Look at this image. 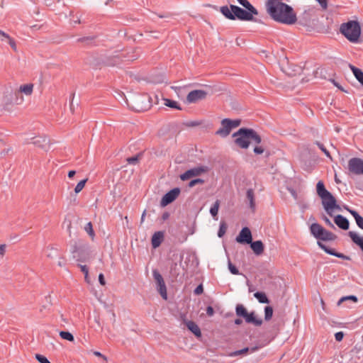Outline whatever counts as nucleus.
Masks as SVG:
<instances>
[{"label":"nucleus","instance_id":"dca6fc26","mask_svg":"<svg viewBox=\"0 0 363 363\" xmlns=\"http://www.w3.org/2000/svg\"><path fill=\"white\" fill-rule=\"evenodd\" d=\"M32 143L44 150H48L50 147V140L45 135H38L33 138Z\"/></svg>","mask_w":363,"mask_h":363},{"label":"nucleus","instance_id":"f3484780","mask_svg":"<svg viewBox=\"0 0 363 363\" xmlns=\"http://www.w3.org/2000/svg\"><path fill=\"white\" fill-rule=\"evenodd\" d=\"M317 243H318V245L319 246V247L321 248L322 250H323L328 255H333L336 257L341 258L345 260L350 259V257L349 256H347L342 253L336 252L335 249H333V248H330V247L326 246L325 244H323L320 241H318Z\"/></svg>","mask_w":363,"mask_h":363},{"label":"nucleus","instance_id":"bf43d9fd","mask_svg":"<svg viewBox=\"0 0 363 363\" xmlns=\"http://www.w3.org/2000/svg\"><path fill=\"white\" fill-rule=\"evenodd\" d=\"M94 354L96 357L103 358L106 361L107 360L106 357L105 355L102 354L100 352L95 351V352H94Z\"/></svg>","mask_w":363,"mask_h":363},{"label":"nucleus","instance_id":"b1692460","mask_svg":"<svg viewBox=\"0 0 363 363\" xmlns=\"http://www.w3.org/2000/svg\"><path fill=\"white\" fill-rule=\"evenodd\" d=\"M345 209H346L354 217L357 226L363 230V217L361 216L359 213L354 210L350 209L348 206H345Z\"/></svg>","mask_w":363,"mask_h":363},{"label":"nucleus","instance_id":"9d476101","mask_svg":"<svg viewBox=\"0 0 363 363\" xmlns=\"http://www.w3.org/2000/svg\"><path fill=\"white\" fill-rule=\"evenodd\" d=\"M240 125V120H231L225 118L220 122V128L216 132L217 135L222 138L227 137L231 132L232 129L238 127Z\"/></svg>","mask_w":363,"mask_h":363},{"label":"nucleus","instance_id":"0e129e2a","mask_svg":"<svg viewBox=\"0 0 363 363\" xmlns=\"http://www.w3.org/2000/svg\"><path fill=\"white\" fill-rule=\"evenodd\" d=\"M296 69H295V73L294 74V75L296 74H300L302 72V68L299 66H296Z\"/></svg>","mask_w":363,"mask_h":363},{"label":"nucleus","instance_id":"39448f33","mask_svg":"<svg viewBox=\"0 0 363 363\" xmlns=\"http://www.w3.org/2000/svg\"><path fill=\"white\" fill-rule=\"evenodd\" d=\"M340 32L352 43L361 42V27L359 22L349 21L341 24Z\"/></svg>","mask_w":363,"mask_h":363},{"label":"nucleus","instance_id":"09e8293b","mask_svg":"<svg viewBox=\"0 0 363 363\" xmlns=\"http://www.w3.org/2000/svg\"><path fill=\"white\" fill-rule=\"evenodd\" d=\"M344 335H345V334L343 332H342V331L337 332L335 334V338L336 341L341 342L344 337Z\"/></svg>","mask_w":363,"mask_h":363},{"label":"nucleus","instance_id":"c03bdc74","mask_svg":"<svg viewBox=\"0 0 363 363\" xmlns=\"http://www.w3.org/2000/svg\"><path fill=\"white\" fill-rule=\"evenodd\" d=\"M317 145H318V147H320V149L325 153V156L327 157H330L331 158L332 157V155H331V152L328 150H327L324 146L323 145L320 144V143H317Z\"/></svg>","mask_w":363,"mask_h":363},{"label":"nucleus","instance_id":"603ef678","mask_svg":"<svg viewBox=\"0 0 363 363\" xmlns=\"http://www.w3.org/2000/svg\"><path fill=\"white\" fill-rule=\"evenodd\" d=\"M214 309L212 306H207L206 308V314L209 316V317H211L214 315Z\"/></svg>","mask_w":363,"mask_h":363},{"label":"nucleus","instance_id":"5fc2aeb1","mask_svg":"<svg viewBox=\"0 0 363 363\" xmlns=\"http://www.w3.org/2000/svg\"><path fill=\"white\" fill-rule=\"evenodd\" d=\"M99 281L100 284L102 286H104L106 284L104 275L102 273H100L99 275Z\"/></svg>","mask_w":363,"mask_h":363},{"label":"nucleus","instance_id":"58836bf2","mask_svg":"<svg viewBox=\"0 0 363 363\" xmlns=\"http://www.w3.org/2000/svg\"><path fill=\"white\" fill-rule=\"evenodd\" d=\"M87 182V179H83V180H81L77 184V186H75L74 188V192L76 194H78L79 193L84 187L86 183Z\"/></svg>","mask_w":363,"mask_h":363},{"label":"nucleus","instance_id":"c756f323","mask_svg":"<svg viewBox=\"0 0 363 363\" xmlns=\"http://www.w3.org/2000/svg\"><path fill=\"white\" fill-rule=\"evenodd\" d=\"M254 296L258 300V301L261 303H269L270 302L269 299L267 296L266 294L263 291H257L254 294Z\"/></svg>","mask_w":363,"mask_h":363},{"label":"nucleus","instance_id":"f03ea898","mask_svg":"<svg viewBox=\"0 0 363 363\" xmlns=\"http://www.w3.org/2000/svg\"><path fill=\"white\" fill-rule=\"evenodd\" d=\"M266 10L269 16L277 22L291 25L297 21L292 7L282 0H267Z\"/></svg>","mask_w":363,"mask_h":363},{"label":"nucleus","instance_id":"774afa93","mask_svg":"<svg viewBox=\"0 0 363 363\" xmlns=\"http://www.w3.org/2000/svg\"><path fill=\"white\" fill-rule=\"evenodd\" d=\"M234 322H235V325H240V324L242 323V320L240 319V318H237V319L235 320Z\"/></svg>","mask_w":363,"mask_h":363},{"label":"nucleus","instance_id":"4d7b16f0","mask_svg":"<svg viewBox=\"0 0 363 363\" xmlns=\"http://www.w3.org/2000/svg\"><path fill=\"white\" fill-rule=\"evenodd\" d=\"M323 9H327V1L326 0H316Z\"/></svg>","mask_w":363,"mask_h":363},{"label":"nucleus","instance_id":"a878e982","mask_svg":"<svg viewBox=\"0 0 363 363\" xmlns=\"http://www.w3.org/2000/svg\"><path fill=\"white\" fill-rule=\"evenodd\" d=\"M186 325L187 327V328L197 337H200L201 336V330L199 328V327L198 326V325L192 321V320H189L187 322H186Z\"/></svg>","mask_w":363,"mask_h":363},{"label":"nucleus","instance_id":"0eeeda50","mask_svg":"<svg viewBox=\"0 0 363 363\" xmlns=\"http://www.w3.org/2000/svg\"><path fill=\"white\" fill-rule=\"evenodd\" d=\"M230 9L234 13L235 19L238 18L240 21H254V16L258 15V11L251 4V7L245 8L244 10L240 7L235 5H230Z\"/></svg>","mask_w":363,"mask_h":363},{"label":"nucleus","instance_id":"1a4fd4ad","mask_svg":"<svg viewBox=\"0 0 363 363\" xmlns=\"http://www.w3.org/2000/svg\"><path fill=\"white\" fill-rule=\"evenodd\" d=\"M34 91V84L33 83H26L21 84L15 91L16 105L22 104L25 99L24 96H30Z\"/></svg>","mask_w":363,"mask_h":363},{"label":"nucleus","instance_id":"c9c22d12","mask_svg":"<svg viewBox=\"0 0 363 363\" xmlns=\"http://www.w3.org/2000/svg\"><path fill=\"white\" fill-rule=\"evenodd\" d=\"M84 230L88 233V235L90 236V238L94 240L95 237V233L93 229V225L91 222H89L85 226H84Z\"/></svg>","mask_w":363,"mask_h":363},{"label":"nucleus","instance_id":"7ed1b4c3","mask_svg":"<svg viewBox=\"0 0 363 363\" xmlns=\"http://www.w3.org/2000/svg\"><path fill=\"white\" fill-rule=\"evenodd\" d=\"M316 192L322 200V205L330 216H333V211L335 209L340 210V206L337 203L336 199L325 189L323 181H319L316 184Z\"/></svg>","mask_w":363,"mask_h":363},{"label":"nucleus","instance_id":"4be33fe9","mask_svg":"<svg viewBox=\"0 0 363 363\" xmlns=\"http://www.w3.org/2000/svg\"><path fill=\"white\" fill-rule=\"evenodd\" d=\"M250 247L256 255H260L264 252V245L261 240L251 241Z\"/></svg>","mask_w":363,"mask_h":363},{"label":"nucleus","instance_id":"aec40b11","mask_svg":"<svg viewBox=\"0 0 363 363\" xmlns=\"http://www.w3.org/2000/svg\"><path fill=\"white\" fill-rule=\"evenodd\" d=\"M334 222L342 230H347L350 228L349 220L342 215L335 216Z\"/></svg>","mask_w":363,"mask_h":363},{"label":"nucleus","instance_id":"a211bd4d","mask_svg":"<svg viewBox=\"0 0 363 363\" xmlns=\"http://www.w3.org/2000/svg\"><path fill=\"white\" fill-rule=\"evenodd\" d=\"M182 259H183V256L181 255L179 257V263L177 262L173 261V260L170 263V265H169V275L174 279H177V277L180 274V266H181V264H182Z\"/></svg>","mask_w":363,"mask_h":363},{"label":"nucleus","instance_id":"f257e3e1","mask_svg":"<svg viewBox=\"0 0 363 363\" xmlns=\"http://www.w3.org/2000/svg\"><path fill=\"white\" fill-rule=\"evenodd\" d=\"M235 144L242 149H247L250 144L254 145L253 152L256 156L268 157L270 150L260 135L253 129L242 128L233 134Z\"/></svg>","mask_w":363,"mask_h":363},{"label":"nucleus","instance_id":"473e14b6","mask_svg":"<svg viewBox=\"0 0 363 363\" xmlns=\"http://www.w3.org/2000/svg\"><path fill=\"white\" fill-rule=\"evenodd\" d=\"M163 100H164V104L166 106L170 107L172 108L177 109V110L182 109V108L180 107V106L178 104V103L177 101L169 99H164Z\"/></svg>","mask_w":363,"mask_h":363},{"label":"nucleus","instance_id":"c85d7f7f","mask_svg":"<svg viewBox=\"0 0 363 363\" xmlns=\"http://www.w3.org/2000/svg\"><path fill=\"white\" fill-rule=\"evenodd\" d=\"M350 68L352 71L356 79L363 85V72L352 65H350Z\"/></svg>","mask_w":363,"mask_h":363},{"label":"nucleus","instance_id":"20e7f679","mask_svg":"<svg viewBox=\"0 0 363 363\" xmlns=\"http://www.w3.org/2000/svg\"><path fill=\"white\" fill-rule=\"evenodd\" d=\"M70 252L73 258L78 262H85L91 258L89 244L83 240H72Z\"/></svg>","mask_w":363,"mask_h":363},{"label":"nucleus","instance_id":"ddd939ff","mask_svg":"<svg viewBox=\"0 0 363 363\" xmlns=\"http://www.w3.org/2000/svg\"><path fill=\"white\" fill-rule=\"evenodd\" d=\"M207 171L208 167H206L201 166L194 167L186 171L184 174H181L180 178L182 181H186L191 177L199 176L202 173L206 172Z\"/></svg>","mask_w":363,"mask_h":363},{"label":"nucleus","instance_id":"338daca9","mask_svg":"<svg viewBox=\"0 0 363 363\" xmlns=\"http://www.w3.org/2000/svg\"><path fill=\"white\" fill-rule=\"evenodd\" d=\"M0 35L4 37L6 39H9V38H11L8 34H6L5 32L0 30Z\"/></svg>","mask_w":363,"mask_h":363},{"label":"nucleus","instance_id":"e433bc0d","mask_svg":"<svg viewBox=\"0 0 363 363\" xmlns=\"http://www.w3.org/2000/svg\"><path fill=\"white\" fill-rule=\"evenodd\" d=\"M228 228V225L225 221H221L220 223L219 230L218 231V236L219 238H222L226 233Z\"/></svg>","mask_w":363,"mask_h":363},{"label":"nucleus","instance_id":"412c9836","mask_svg":"<svg viewBox=\"0 0 363 363\" xmlns=\"http://www.w3.org/2000/svg\"><path fill=\"white\" fill-rule=\"evenodd\" d=\"M164 234L162 231H157L153 234L151 238V245L152 248L156 249L160 246L164 240Z\"/></svg>","mask_w":363,"mask_h":363},{"label":"nucleus","instance_id":"2eb2a0df","mask_svg":"<svg viewBox=\"0 0 363 363\" xmlns=\"http://www.w3.org/2000/svg\"><path fill=\"white\" fill-rule=\"evenodd\" d=\"M207 93L203 90H194L189 92L186 96V102L189 104L196 103L206 99Z\"/></svg>","mask_w":363,"mask_h":363},{"label":"nucleus","instance_id":"bb28decb","mask_svg":"<svg viewBox=\"0 0 363 363\" xmlns=\"http://www.w3.org/2000/svg\"><path fill=\"white\" fill-rule=\"evenodd\" d=\"M220 11L225 18L230 20H235V15L230 7L229 8L227 6H221L220 8Z\"/></svg>","mask_w":363,"mask_h":363},{"label":"nucleus","instance_id":"72a5a7b5","mask_svg":"<svg viewBox=\"0 0 363 363\" xmlns=\"http://www.w3.org/2000/svg\"><path fill=\"white\" fill-rule=\"evenodd\" d=\"M273 308L270 306H267L264 307V320L266 321H269L272 319L273 316Z\"/></svg>","mask_w":363,"mask_h":363},{"label":"nucleus","instance_id":"864d4df0","mask_svg":"<svg viewBox=\"0 0 363 363\" xmlns=\"http://www.w3.org/2000/svg\"><path fill=\"white\" fill-rule=\"evenodd\" d=\"M344 298H345V301L350 300V301H352L353 302H355V303L357 302V301H358L357 297L356 296H354V295L344 296Z\"/></svg>","mask_w":363,"mask_h":363},{"label":"nucleus","instance_id":"052dcab7","mask_svg":"<svg viewBox=\"0 0 363 363\" xmlns=\"http://www.w3.org/2000/svg\"><path fill=\"white\" fill-rule=\"evenodd\" d=\"M6 245H0V255L4 256L6 252Z\"/></svg>","mask_w":363,"mask_h":363},{"label":"nucleus","instance_id":"79ce46f5","mask_svg":"<svg viewBox=\"0 0 363 363\" xmlns=\"http://www.w3.org/2000/svg\"><path fill=\"white\" fill-rule=\"evenodd\" d=\"M228 269L233 274L237 275L240 274L238 269L230 260H228Z\"/></svg>","mask_w":363,"mask_h":363},{"label":"nucleus","instance_id":"13d9d810","mask_svg":"<svg viewBox=\"0 0 363 363\" xmlns=\"http://www.w3.org/2000/svg\"><path fill=\"white\" fill-rule=\"evenodd\" d=\"M290 194H291V196L295 199H297L298 198V194H297V192L296 191V190H294V189L292 188H289L288 189Z\"/></svg>","mask_w":363,"mask_h":363},{"label":"nucleus","instance_id":"6ab92c4d","mask_svg":"<svg viewBox=\"0 0 363 363\" xmlns=\"http://www.w3.org/2000/svg\"><path fill=\"white\" fill-rule=\"evenodd\" d=\"M348 168L355 174H363V160H349Z\"/></svg>","mask_w":363,"mask_h":363},{"label":"nucleus","instance_id":"6e6d98bb","mask_svg":"<svg viewBox=\"0 0 363 363\" xmlns=\"http://www.w3.org/2000/svg\"><path fill=\"white\" fill-rule=\"evenodd\" d=\"M78 267L84 274L89 273V269L86 265L78 264Z\"/></svg>","mask_w":363,"mask_h":363},{"label":"nucleus","instance_id":"5701e85b","mask_svg":"<svg viewBox=\"0 0 363 363\" xmlns=\"http://www.w3.org/2000/svg\"><path fill=\"white\" fill-rule=\"evenodd\" d=\"M244 319L246 323L253 324L255 326H260L263 323L262 319L256 317L255 311L247 313Z\"/></svg>","mask_w":363,"mask_h":363},{"label":"nucleus","instance_id":"37998d69","mask_svg":"<svg viewBox=\"0 0 363 363\" xmlns=\"http://www.w3.org/2000/svg\"><path fill=\"white\" fill-rule=\"evenodd\" d=\"M35 359L40 362V363H51L48 358L42 354H35Z\"/></svg>","mask_w":363,"mask_h":363},{"label":"nucleus","instance_id":"a18cd8bd","mask_svg":"<svg viewBox=\"0 0 363 363\" xmlns=\"http://www.w3.org/2000/svg\"><path fill=\"white\" fill-rule=\"evenodd\" d=\"M203 293V286L202 284H200L196 286L194 291V294L196 296H199Z\"/></svg>","mask_w":363,"mask_h":363},{"label":"nucleus","instance_id":"f704fd0d","mask_svg":"<svg viewBox=\"0 0 363 363\" xmlns=\"http://www.w3.org/2000/svg\"><path fill=\"white\" fill-rule=\"evenodd\" d=\"M60 336L61 338L68 340V341H70V342H73L74 340L73 335L71 333H69V331H63V330L60 331Z\"/></svg>","mask_w":363,"mask_h":363},{"label":"nucleus","instance_id":"393cba45","mask_svg":"<svg viewBox=\"0 0 363 363\" xmlns=\"http://www.w3.org/2000/svg\"><path fill=\"white\" fill-rule=\"evenodd\" d=\"M348 235L352 241L357 245L363 252V237H360L357 233L353 231H350Z\"/></svg>","mask_w":363,"mask_h":363},{"label":"nucleus","instance_id":"680f3d73","mask_svg":"<svg viewBox=\"0 0 363 363\" xmlns=\"http://www.w3.org/2000/svg\"><path fill=\"white\" fill-rule=\"evenodd\" d=\"M169 216H170V214L169 212H167V211L164 212L162 215V220L163 221L167 220L169 218Z\"/></svg>","mask_w":363,"mask_h":363},{"label":"nucleus","instance_id":"4c0bfd02","mask_svg":"<svg viewBox=\"0 0 363 363\" xmlns=\"http://www.w3.org/2000/svg\"><path fill=\"white\" fill-rule=\"evenodd\" d=\"M250 351V347H244L241 350L234 351L230 354V357H236L242 354H246Z\"/></svg>","mask_w":363,"mask_h":363},{"label":"nucleus","instance_id":"e2e57ef3","mask_svg":"<svg viewBox=\"0 0 363 363\" xmlns=\"http://www.w3.org/2000/svg\"><path fill=\"white\" fill-rule=\"evenodd\" d=\"M261 347H262V346H255V347H250V351L249 352H254L257 351V350H259Z\"/></svg>","mask_w":363,"mask_h":363},{"label":"nucleus","instance_id":"f8f14e48","mask_svg":"<svg viewBox=\"0 0 363 363\" xmlns=\"http://www.w3.org/2000/svg\"><path fill=\"white\" fill-rule=\"evenodd\" d=\"M180 192L181 190L178 187L174 188L169 191L162 196L160 201L161 206L164 207L172 203L179 196Z\"/></svg>","mask_w":363,"mask_h":363},{"label":"nucleus","instance_id":"49530a36","mask_svg":"<svg viewBox=\"0 0 363 363\" xmlns=\"http://www.w3.org/2000/svg\"><path fill=\"white\" fill-rule=\"evenodd\" d=\"M322 219L325 221V224L333 228V229H335V225H333V223L330 221V220L325 215L323 214L322 216Z\"/></svg>","mask_w":363,"mask_h":363},{"label":"nucleus","instance_id":"cd10ccee","mask_svg":"<svg viewBox=\"0 0 363 363\" xmlns=\"http://www.w3.org/2000/svg\"><path fill=\"white\" fill-rule=\"evenodd\" d=\"M246 196L250 201V208L252 209V212H254L255 211V201L254 191L252 189H247Z\"/></svg>","mask_w":363,"mask_h":363},{"label":"nucleus","instance_id":"6e6552de","mask_svg":"<svg viewBox=\"0 0 363 363\" xmlns=\"http://www.w3.org/2000/svg\"><path fill=\"white\" fill-rule=\"evenodd\" d=\"M311 233L319 240L334 241L337 239V235L330 231L325 229L319 223H313L310 226Z\"/></svg>","mask_w":363,"mask_h":363},{"label":"nucleus","instance_id":"8fccbe9b","mask_svg":"<svg viewBox=\"0 0 363 363\" xmlns=\"http://www.w3.org/2000/svg\"><path fill=\"white\" fill-rule=\"evenodd\" d=\"M7 42L14 51L17 50L16 44L13 38H9V39L7 40Z\"/></svg>","mask_w":363,"mask_h":363},{"label":"nucleus","instance_id":"2f4dec72","mask_svg":"<svg viewBox=\"0 0 363 363\" xmlns=\"http://www.w3.org/2000/svg\"><path fill=\"white\" fill-rule=\"evenodd\" d=\"M220 205V200L217 199L210 208V213L214 218L218 216Z\"/></svg>","mask_w":363,"mask_h":363},{"label":"nucleus","instance_id":"3c124183","mask_svg":"<svg viewBox=\"0 0 363 363\" xmlns=\"http://www.w3.org/2000/svg\"><path fill=\"white\" fill-rule=\"evenodd\" d=\"M243 7H251V4L247 0H237Z\"/></svg>","mask_w":363,"mask_h":363},{"label":"nucleus","instance_id":"69168bd1","mask_svg":"<svg viewBox=\"0 0 363 363\" xmlns=\"http://www.w3.org/2000/svg\"><path fill=\"white\" fill-rule=\"evenodd\" d=\"M76 174V171L74 170H70L69 172H68V177L72 179V177H74V176Z\"/></svg>","mask_w":363,"mask_h":363},{"label":"nucleus","instance_id":"423d86ee","mask_svg":"<svg viewBox=\"0 0 363 363\" xmlns=\"http://www.w3.org/2000/svg\"><path fill=\"white\" fill-rule=\"evenodd\" d=\"M13 105H16V95L11 86H4L0 92V108L10 111Z\"/></svg>","mask_w":363,"mask_h":363},{"label":"nucleus","instance_id":"a19ab883","mask_svg":"<svg viewBox=\"0 0 363 363\" xmlns=\"http://www.w3.org/2000/svg\"><path fill=\"white\" fill-rule=\"evenodd\" d=\"M204 182H205V181L202 179H200V178L194 179L189 182L188 186L191 188V187L196 186V184H203Z\"/></svg>","mask_w":363,"mask_h":363},{"label":"nucleus","instance_id":"ea45409f","mask_svg":"<svg viewBox=\"0 0 363 363\" xmlns=\"http://www.w3.org/2000/svg\"><path fill=\"white\" fill-rule=\"evenodd\" d=\"M13 150L12 147H9L5 148L2 150L1 155V157H13Z\"/></svg>","mask_w":363,"mask_h":363},{"label":"nucleus","instance_id":"4468645a","mask_svg":"<svg viewBox=\"0 0 363 363\" xmlns=\"http://www.w3.org/2000/svg\"><path fill=\"white\" fill-rule=\"evenodd\" d=\"M252 240V233L247 227L242 228L239 235L235 238L236 242L240 244H249L251 242Z\"/></svg>","mask_w":363,"mask_h":363},{"label":"nucleus","instance_id":"9b49d317","mask_svg":"<svg viewBox=\"0 0 363 363\" xmlns=\"http://www.w3.org/2000/svg\"><path fill=\"white\" fill-rule=\"evenodd\" d=\"M152 275L157 284V290L160 294L162 298L166 300L167 298V286L162 276L157 269H154L152 271Z\"/></svg>","mask_w":363,"mask_h":363},{"label":"nucleus","instance_id":"de8ad7c7","mask_svg":"<svg viewBox=\"0 0 363 363\" xmlns=\"http://www.w3.org/2000/svg\"><path fill=\"white\" fill-rule=\"evenodd\" d=\"M48 250H50V252L47 255L48 257L53 258L56 256L55 252L57 251V249L54 248L52 246H49L48 247Z\"/></svg>","mask_w":363,"mask_h":363},{"label":"nucleus","instance_id":"7c9ffc66","mask_svg":"<svg viewBox=\"0 0 363 363\" xmlns=\"http://www.w3.org/2000/svg\"><path fill=\"white\" fill-rule=\"evenodd\" d=\"M235 313L238 316L245 318L248 312L243 305L238 304L235 308Z\"/></svg>","mask_w":363,"mask_h":363}]
</instances>
